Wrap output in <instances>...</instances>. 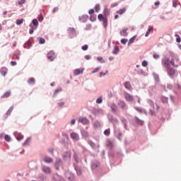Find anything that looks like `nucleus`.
I'll return each mask as SVG.
<instances>
[{
    "mask_svg": "<svg viewBox=\"0 0 181 181\" xmlns=\"http://www.w3.org/2000/svg\"><path fill=\"white\" fill-rule=\"evenodd\" d=\"M23 23V18L20 20H16V25H22Z\"/></svg>",
    "mask_w": 181,
    "mask_h": 181,
    "instance_id": "32",
    "label": "nucleus"
},
{
    "mask_svg": "<svg viewBox=\"0 0 181 181\" xmlns=\"http://www.w3.org/2000/svg\"><path fill=\"white\" fill-rule=\"evenodd\" d=\"M32 22L34 26H37V25H39V22L37 21V19H33Z\"/></svg>",
    "mask_w": 181,
    "mask_h": 181,
    "instance_id": "34",
    "label": "nucleus"
},
{
    "mask_svg": "<svg viewBox=\"0 0 181 181\" xmlns=\"http://www.w3.org/2000/svg\"><path fill=\"white\" fill-rule=\"evenodd\" d=\"M124 98L127 101H129V102L134 101V96H132V95H131L127 92H124Z\"/></svg>",
    "mask_w": 181,
    "mask_h": 181,
    "instance_id": "3",
    "label": "nucleus"
},
{
    "mask_svg": "<svg viewBox=\"0 0 181 181\" xmlns=\"http://www.w3.org/2000/svg\"><path fill=\"white\" fill-rule=\"evenodd\" d=\"M38 21H39L40 22H42V21H43V17H42V16H40L39 17V18H38Z\"/></svg>",
    "mask_w": 181,
    "mask_h": 181,
    "instance_id": "60",
    "label": "nucleus"
},
{
    "mask_svg": "<svg viewBox=\"0 0 181 181\" xmlns=\"http://www.w3.org/2000/svg\"><path fill=\"white\" fill-rule=\"evenodd\" d=\"M102 21H103L104 28H107L108 25V18H107V17H105Z\"/></svg>",
    "mask_w": 181,
    "mask_h": 181,
    "instance_id": "18",
    "label": "nucleus"
},
{
    "mask_svg": "<svg viewBox=\"0 0 181 181\" xmlns=\"http://www.w3.org/2000/svg\"><path fill=\"white\" fill-rule=\"evenodd\" d=\"M79 122H81L83 125H87V124H88V119L86 117H81L79 118Z\"/></svg>",
    "mask_w": 181,
    "mask_h": 181,
    "instance_id": "8",
    "label": "nucleus"
},
{
    "mask_svg": "<svg viewBox=\"0 0 181 181\" xmlns=\"http://www.w3.org/2000/svg\"><path fill=\"white\" fill-rule=\"evenodd\" d=\"M110 108H111V110L112 111V112H117V105L112 104L110 105Z\"/></svg>",
    "mask_w": 181,
    "mask_h": 181,
    "instance_id": "19",
    "label": "nucleus"
},
{
    "mask_svg": "<svg viewBox=\"0 0 181 181\" xmlns=\"http://www.w3.org/2000/svg\"><path fill=\"white\" fill-rule=\"evenodd\" d=\"M45 42H46V40H45L44 38L40 37L39 40V43L40 45H44Z\"/></svg>",
    "mask_w": 181,
    "mask_h": 181,
    "instance_id": "36",
    "label": "nucleus"
},
{
    "mask_svg": "<svg viewBox=\"0 0 181 181\" xmlns=\"http://www.w3.org/2000/svg\"><path fill=\"white\" fill-rule=\"evenodd\" d=\"M42 170L45 173H50V168L48 166H43Z\"/></svg>",
    "mask_w": 181,
    "mask_h": 181,
    "instance_id": "16",
    "label": "nucleus"
},
{
    "mask_svg": "<svg viewBox=\"0 0 181 181\" xmlns=\"http://www.w3.org/2000/svg\"><path fill=\"white\" fill-rule=\"evenodd\" d=\"M136 122L139 124V125H144V121L138 119V117H136Z\"/></svg>",
    "mask_w": 181,
    "mask_h": 181,
    "instance_id": "24",
    "label": "nucleus"
},
{
    "mask_svg": "<svg viewBox=\"0 0 181 181\" xmlns=\"http://www.w3.org/2000/svg\"><path fill=\"white\" fill-rule=\"evenodd\" d=\"M125 12H127V8H120L119 10L117 11L116 13H118V15H124V13H125Z\"/></svg>",
    "mask_w": 181,
    "mask_h": 181,
    "instance_id": "10",
    "label": "nucleus"
},
{
    "mask_svg": "<svg viewBox=\"0 0 181 181\" xmlns=\"http://www.w3.org/2000/svg\"><path fill=\"white\" fill-rule=\"evenodd\" d=\"M64 160H67V159H70L71 158V153L70 152H66L64 156Z\"/></svg>",
    "mask_w": 181,
    "mask_h": 181,
    "instance_id": "9",
    "label": "nucleus"
},
{
    "mask_svg": "<svg viewBox=\"0 0 181 181\" xmlns=\"http://www.w3.org/2000/svg\"><path fill=\"white\" fill-rule=\"evenodd\" d=\"M148 103L149 105H151V107H153V105H154L153 101L149 100L148 101Z\"/></svg>",
    "mask_w": 181,
    "mask_h": 181,
    "instance_id": "49",
    "label": "nucleus"
},
{
    "mask_svg": "<svg viewBox=\"0 0 181 181\" xmlns=\"http://www.w3.org/2000/svg\"><path fill=\"white\" fill-rule=\"evenodd\" d=\"M71 138L74 139V141H78L79 136L77 133L72 132L71 133Z\"/></svg>",
    "mask_w": 181,
    "mask_h": 181,
    "instance_id": "7",
    "label": "nucleus"
},
{
    "mask_svg": "<svg viewBox=\"0 0 181 181\" xmlns=\"http://www.w3.org/2000/svg\"><path fill=\"white\" fill-rule=\"evenodd\" d=\"M0 73H1V76L5 77V76H6V74L8 73V69H6V67L1 68Z\"/></svg>",
    "mask_w": 181,
    "mask_h": 181,
    "instance_id": "6",
    "label": "nucleus"
},
{
    "mask_svg": "<svg viewBox=\"0 0 181 181\" xmlns=\"http://www.w3.org/2000/svg\"><path fill=\"white\" fill-rule=\"evenodd\" d=\"M62 135H63V136H64L65 138H69V136H68L67 134H66V133H63Z\"/></svg>",
    "mask_w": 181,
    "mask_h": 181,
    "instance_id": "62",
    "label": "nucleus"
},
{
    "mask_svg": "<svg viewBox=\"0 0 181 181\" xmlns=\"http://www.w3.org/2000/svg\"><path fill=\"white\" fill-rule=\"evenodd\" d=\"M161 101H162V103H163L164 104L168 103V98L162 97V98H161Z\"/></svg>",
    "mask_w": 181,
    "mask_h": 181,
    "instance_id": "30",
    "label": "nucleus"
},
{
    "mask_svg": "<svg viewBox=\"0 0 181 181\" xmlns=\"http://www.w3.org/2000/svg\"><path fill=\"white\" fill-rule=\"evenodd\" d=\"M151 30H153V28L150 27L146 33V37H148V35L151 33Z\"/></svg>",
    "mask_w": 181,
    "mask_h": 181,
    "instance_id": "25",
    "label": "nucleus"
},
{
    "mask_svg": "<svg viewBox=\"0 0 181 181\" xmlns=\"http://www.w3.org/2000/svg\"><path fill=\"white\" fill-rule=\"evenodd\" d=\"M119 51V47L118 46L115 47V49L113 50V54H117Z\"/></svg>",
    "mask_w": 181,
    "mask_h": 181,
    "instance_id": "28",
    "label": "nucleus"
},
{
    "mask_svg": "<svg viewBox=\"0 0 181 181\" xmlns=\"http://www.w3.org/2000/svg\"><path fill=\"white\" fill-rule=\"evenodd\" d=\"M175 37H177L176 38L177 43H180V42H181L180 36H179V35H177V34H175Z\"/></svg>",
    "mask_w": 181,
    "mask_h": 181,
    "instance_id": "29",
    "label": "nucleus"
},
{
    "mask_svg": "<svg viewBox=\"0 0 181 181\" xmlns=\"http://www.w3.org/2000/svg\"><path fill=\"white\" fill-rule=\"evenodd\" d=\"M106 145H107V146H108V148H112V146H114L112 141H111L110 140L107 141Z\"/></svg>",
    "mask_w": 181,
    "mask_h": 181,
    "instance_id": "21",
    "label": "nucleus"
},
{
    "mask_svg": "<svg viewBox=\"0 0 181 181\" xmlns=\"http://www.w3.org/2000/svg\"><path fill=\"white\" fill-rule=\"evenodd\" d=\"M9 95H11V91H7L3 95L2 98H8Z\"/></svg>",
    "mask_w": 181,
    "mask_h": 181,
    "instance_id": "23",
    "label": "nucleus"
},
{
    "mask_svg": "<svg viewBox=\"0 0 181 181\" xmlns=\"http://www.w3.org/2000/svg\"><path fill=\"white\" fill-rule=\"evenodd\" d=\"M100 70H101V66H99L98 68H95V69H93V71H92V74H94L95 73H98L100 71Z\"/></svg>",
    "mask_w": 181,
    "mask_h": 181,
    "instance_id": "27",
    "label": "nucleus"
},
{
    "mask_svg": "<svg viewBox=\"0 0 181 181\" xmlns=\"http://www.w3.org/2000/svg\"><path fill=\"white\" fill-rule=\"evenodd\" d=\"M153 57L154 58V59H159V57H160V55H159V54H153Z\"/></svg>",
    "mask_w": 181,
    "mask_h": 181,
    "instance_id": "41",
    "label": "nucleus"
},
{
    "mask_svg": "<svg viewBox=\"0 0 181 181\" xmlns=\"http://www.w3.org/2000/svg\"><path fill=\"white\" fill-rule=\"evenodd\" d=\"M16 139L18 140V141H21V139H23V136H22V135H19V136H16Z\"/></svg>",
    "mask_w": 181,
    "mask_h": 181,
    "instance_id": "46",
    "label": "nucleus"
},
{
    "mask_svg": "<svg viewBox=\"0 0 181 181\" xmlns=\"http://www.w3.org/2000/svg\"><path fill=\"white\" fill-rule=\"evenodd\" d=\"M107 73H108V70L106 71V73L100 72V77H104L105 76H107Z\"/></svg>",
    "mask_w": 181,
    "mask_h": 181,
    "instance_id": "45",
    "label": "nucleus"
},
{
    "mask_svg": "<svg viewBox=\"0 0 181 181\" xmlns=\"http://www.w3.org/2000/svg\"><path fill=\"white\" fill-rule=\"evenodd\" d=\"M162 66L165 67V69H169L170 68V65L173 67H179L177 64H175V59H172L171 60L168 57H164L162 61Z\"/></svg>",
    "mask_w": 181,
    "mask_h": 181,
    "instance_id": "1",
    "label": "nucleus"
},
{
    "mask_svg": "<svg viewBox=\"0 0 181 181\" xmlns=\"http://www.w3.org/2000/svg\"><path fill=\"white\" fill-rule=\"evenodd\" d=\"M76 172H77V175H78L80 176V175H81V170L78 169V170H76Z\"/></svg>",
    "mask_w": 181,
    "mask_h": 181,
    "instance_id": "56",
    "label": "nucleus"
},
{
    "mask_svg": "<svg viewBox=\"0 0 181 181\" xmlns=\"http://www.w3.org/2000/svg\"><path fill=\"white\" fill-rule=\"evenodd\" d=\"M167 73L168 74V76H170V77H173V76H175V69L173 68H167Z\"/></svg>",
    "mask_w": 181,
    "mask_h": 181,
    "instance_id": "5",
    "label": "nucleus"
},
{
    "mask_svg": "<svg viewBox=\"0 0 181 181\" xmlns=\"http://www.w3.org/2000/svg\"><path fill=\"white\" fill-rule=\"evenodd\" d=\"M88 144L92 147V148H95V144H94L92 141H88Z\"/></svg>",
    "mask_w": 181,
    "mask_h": 181,
    "instance_id": "37",
    "label": "nucleus"
},
{
    "mask_svg": "<svg viewBox=\"0 0 181 181\" xmlns=\"http://www.w3.org/2000/svg\"><path fill=\"white\" fill-rule=\"evenodd\" d=\"M127 30H128V29H127V28L122 30L120 31L121 36H123V37L128 36Z\"/></svg>",
    "mask_w": 181,
    "mask_h": 181,
    "instance_id": "11",
    "label": "nucleus"
},
{
    "mask_svg": "<svg viewBox=\"0 0 181 181\" xmlns=\"http://www.w3.org/2000/svg\"><path fill=\"white\" fill-rule=\"evenodd\" d=\"M110 130L105 129L104 131V135H106V136H108L110 135Z\"/></svg>",
    "mask_w": 181,
    "mask_h": 181,
    "instance_id": "43",
    "label": "nucleus"
},
{
    "mask_svg": "<svg viewBox=\"0 0 181 181\" xmlns=\"http://www.w3.org/2000/svg\"><path fill=\"white\" fill-rule=\"evenodd\" d=\"M26 0H21V1L18 2V5H23L25 4Z\"/></svg>",
    "mask_w": 181,
    "mask_h": 181,
    "instance_id": "53",
    "label": "nucleus"
},
{
    "mask_svg": "<svg viewBox=\"0 0 181 181\" xmlns=\"http://www.w3.org/2000/svg\"><path fill=\"white\" fill-rule=\"evenodd\" d=\"M81 49H82V50H84V51L88 50V45H85L81 47Z\"/></svg>",
    "mask_w": 181,
    "mask_h": 181,
    "instance_id": "42",
    "label": "nucleus"
},
{
    "mask_svg": "<svg viewBox=\"0 0 181 181\" xmlns=\"http://www.w3.org/2000/svg\"><path fill=\"white\" fill-rule=\"evenodd\" d=\"M98 62H101V63H105V62L103 61V57H98Z\"/></svg>",
    "mask_w": 181,
    "mask_h": 181,
    "instance_id": "51",
    "label": "nucleus"
},
{
    "mask_svg": "<svg viewBox=\"0 0 181 181\" xmlns=\"http://www.w3.org/2000/svg\"><path fill=\"white\" fill-rule=\"evenodd\" d=\"M74 156L75 160H76V162H77V154L74 153Z\"/></svg>",
    "mask_w": 181,
    "mask_h": 181,
    "instance_id": "64",
    "label": "nucleus"
},
{
    "mask_svg": "<svg viewBox=\"0 0 181 181\" xmlns=\"http://www.w3.org/2000/svg\"><path fill=\"white\" fill-rule=\"evenodd\" d=\"M150 112L152 115H155V111L150 110Z\"/></svg>",
    "mask_w": 181,
    "mask_h": 181,
    "instance_id": "63",
    "label": "nucleus"
},
{
    "mask_svg": "<svg viewBox=\"0 0 181 181\" xmlns=\"http://www.w3.org/2000/svg\"><path fill=\"white\" fill-rule=\"evenodd\" d=\"M56 57H57V55H56V53H54V52L50 51L49 52H48L47 59H49V60H50L51 62H53V60H54Z\"/></svg>",
    "mask_w": 181,
    "mask_h": 181,
    "instance_id": "2",
    "label": "nucleus"
},
{
    "mask_svg": "<svg viewBox=\"0 0 181 181\" xmlns=\"http://www.w3.org/2000/svg\"><path fill=\"white\" fill-rule=\"evenodd\" d=\"M44 162H45L46 163H52V162H53V160L50 157L45 156L44 158Z\"/></svg>",
    "mask_w": 181,
    "mask_h": 181,
    "instance_id": "13",
    "label": "nucleus"
},
{
    "mask_svg": "<svg viewBox=\"0 0 181 181\" xmlns=\"http://www.w3.org/2000/svg\"><path fill=\"white\" fill-rule=\"evenodd\" d=\"M11 66H16L17 63L15 61H11Z\"/></svg>",
    "mask_w": 181,
    "mask_h": 181,
    "instance_id": "54",
    "label": "nucleus"
},
{
    "mask_svg": "<svg viewBox=\"0 0 181 181\" xmlns=\"http://www.w3.org/2000/svg\"><path fill=\"white\" fill-rule=\"evenodd\" d=\"M128 42V40L127 39H122L121 40V43L122 45H127V42Z\"/></svg>",
    "mask_w": 181,
    "mask_h": 181,
    "instance_id": "44",
    "label": "nucleus"
},
{
    "mask_svg": "<svg viewBox=\"0 0 181 181\" xmlns=\"http://www.w3.org/2000/svg\"><path fill=\"white\" fill-rule=\"evenodd\" d=\"M62 88H58L57 89H56L54 91V95L58 94V93H60L62 91Z\"/></svg>",
    "mask_w": 181,
    "mask_h": 181,
    "instance_id": "38",
    "label": "nucleus"
},
{
    "mask_svg": "<svg viewBox=\"0 0 181 181\" xmlns=\"http://www.w3.org/2000/svg\"><path fill=\"white\" fill-rule=\"evenodd\" d=\"M100 4H96V5L95 6V12H100Z\"/></svg>",
    "mask_w": 181,
    "mask_h": 181,
    "instance_id": "33",
    "label": "nucleus"
},
{
    "mask_svg": "<svg viewBox=\"0 0 181 181\" xmlns=\"http://www.w3.org/2000/svg\"><path fill=\"white\" fill-rule=\"evenodd\" d=\"M173 6L174 8H176V6H177V2L176 1H173Z\"/></svg>",
    "mask_w": 181,
    "mask_h": 181,
    "instance_id": "48",
    "label": "nucleus"
},
{
    "mask_svg": "<svg viewBox=\"0 0 181 181\" xmlns=\"http://www.w3.org/2000/svg\"><path fill=\"white\" fill-rule=\"evenodd\" d=\"M117 105L119 107V108H122V110H124V108H125L126 107L125 103H124L123 101H119Z\"/></svg>",
    "mask_w": 181,
    "mask_h": 181,
    "instance_id": "17",
    "label": "nucleus"
},
{
    "mask_svg": "<svg viewBox=\"0 0 181 181\" xmlns=\"http://www.w3.org/2000/svg\"><path fill=\"white\" fill-rule=\"evenodd\" d=\"M142 66L143 67H146V66H148V62L146 61H143Z\"/></svg>",
    "mask_w": 181,
    "mask_h": 181,
    "instance_id": "47",
    "label": "nucleus"
},
{
    "mask_svg": "<svg viewBox=\"0 0 181 181\" xmlns=\"http://www.w3.org/2000/svg\"><path fill=\"white\" fill-rule=\"evenodd\" d=\"M84 73V69L80 68V69H76L74 71V74L75 76H78L80 74H83Z\"/></svg>",
    "mask_w": 181,
    "mask_h": 181,
    "instance_id": "4",
    "label": "nucleus"
},
{
    "mask_svg": "<svg viewBox=\"0 0 181 181\" xmlns=\"http://www.w3.org/2000/svg\"><path fill=\"white\" fill-rule=\"evenodd\" d=\"M19 56H21V53L18 52L16 54H13L12 57L13 60H19Z\"/></svg>",
    "mask_w": 181,
    "mask_h": 181,
    "instance_id": "15",
    "label": "nucleus"
},
{
    "mask_svg": "<svg viewBox=\"0 0 181 181\" xmlns=\"http://www.w3.org/2000/svg\"><path fill=\"white\" fill-rule=\"evenodd\" d=\"M104 18H105V17H104V16H103V14H99V15L98 16V19L99 21H103Z\"/></svg>",
    "mask_w": 181,
    "mask_h": 181,
    "instance_id": "40",
    "label": "nucleus"
},
{
    "mask_svg": "<svg viewBox=\"0 0 181 181\" xmlns=\"http://www.w3.org/2000/svg\"><path fill=\"white\" fill-rule=\"evenodd\" d=\"M101 103H103V98H98L96 100V103H97V104H101Z\"/></svg>",
    "mask_w": 181,
    "mask_h": 181,
    "instance_id": "39",
    "label": "nucleus"
},
{
    "mask_svg": "<svg viewBox=\"0 0 181 181\" xmlns=\"http://www.w3.org/2000/svg\"><path fill=\"white\" fill-rule=\"evenodd\" d=\"M154 5H155L156 6H158V5H160V2H159V1H156V2L154 3Z\"/></svg>",
    "mask_w": 181,
    "mask_h": 181,
    "instance_id": "59",
    "label": "nucleus"
},
{
    "mask_svg": "<svg viewBox=\"0 0 181 181\" xmlns=\"http://www.w3.org/2000/svg\"><path fill=\"white\" fill-rule=\"evenodd\" d=\"M48 152H49V153H52V155H54L53 148L49 149Z\"/></svg>",
    "mask_w": 181,
    "mask_h": 181,
    "instance_id": "58",
    "label": "nucleus"
},
{
    "mask_svg": "<svg viewBox=\"0 0 181 181\" xmlns=\"http://www.w3.org/2000/svg\"><path fill=\"white\" fill-rule=\"evenodd\" d=\"M32 139L30 137H28L26 141L23 143V146H26V145H29V143L30 142Z\"/></svg>",
    "mask_w": 181,
    "mask_h": 181,
    "instance_id": "26",
    "label": "nucleus"
},
{
    "mask_svg": "<svg viewBox=\"0 0 181 181\" xmlns=\"http://www.w3.org/2000/svg\"><path fill=\"white\" fill-rule=\"evenodd\" d=\"M71 124L72 125H74V124H76V119H71Z\"/></svg>",
    "mask_w": 181,
    "mask_h": 181,
    "instance_id": "57",
    "label": "nucleus"
},
{
    "mask_svg": "<svg viewBox=\"0 0 181 181\" xmlns=\"http://www.w3.org/2000/svg\"><path fill=\"white\" fill-rule=\"evenodd\" d=\"M88 13L89 15H93V13H94V9L91 8L88 11Z\"/></svg>",
    "mask_w": 181,
    "mask_h": 181,
    "instance_id": "52",
    "label": "nucleus"
},
{
    "mask_svg": "<svg viewBox=\"0 0 181 181\" xmlns=\"http://www.w3.org/2000/svg\"><path fill=\"white\" fill-rule=\"evenodd\" d=\"M4 139H5V141H6L7 142H9V141H11V136H9V135L6 134V135H5V136H4Z\"/></svg>",
    "mask_w": 181,
    "mask_h": 181,
    "instance_id": "31",
    "label": "nucleus"
},
{
    "mask_svg": "<svg viewBox=\"0 0 181 181\" xmlns=\"http://www.w3.org/2000/svg\"><path fill=\"white\" fill-rule=\"evenodd\" d=\"M103 13H104L105 18L110 16V9H108V8H105L103 11Z\"/></svg>",
    "mask_w": 181,
    "mask_h": 181,
    "instance_id": "12",
    "label": "nucleus"
},
{
    "mask_svg": "<svg viewBox=\"0 0 181 181\" xmlns=\"http://www.w3.org/2000/svg\"><path fill=\"white\" fill-rule=\"evenodd\" d=\"M35 80L34 78H30L28 81V84H35Z\"/></svg>",
    "mask_w": 181,
    "mask_h": 181,
    "instance_id": "22",
    "label": "nucleus"
},
{
    "mask_svg": "<svg viewBox=\"0 0 181 181\" xmlns=\"http://www.w3.org/2000/svg\"><path fill=\"white\" fill-rule=\"evenodd\" d=\"M124 87L127 90H132V86H131V83L128 81L124 83Z\"/></svg>",
    "mask_w": 181,
    "mask_h": 181,
    "instance_id": "14",
    "label": "nucleus"
},
{
    "mask_svg": "<svg viewBox=\"0 0 181 181\" xmlns=\"http://www.w3.org/2000/svg\"><path fill=\"white\" fill-rule=\"evenodd\" d=\"M134 41H135V37H132L129 40V45H132V43H134Z\"/></svg>",
    "mask_w": 181,
    "mask_h": 181,
    "instance_id": "35",
    "label": "nucleus"
},
{
    "mask_svg": "<svg viewBox=\"0 0 181 181\" xmlns=\"http://www.w3.org/2000/svg\"><path fill=\"white\" fill-rule=\"evenodd\" d=\"M111 8H115V6H118V3H114L111 4Z\"/></svg>",
    "mask_w": 181,
    "mask_h": 181,
    "instance_id": "50",
    "label": "nucleus"
},
{
    "mask_svg": "<svg viewBox=\"0 0 181 181\" xmlns=\"http://www.w3.org/2000/svg\"><path fill=\"white\" fill-rule=\"evenodd\" d=\"M85 59H86V60H90V59H91V57H90V55H86V56H85Z\"/></svg>",
    "mask_w": 181,
    "mask_h": 181,
    "instance_id": "55",
    "label": "nucleus"
},
{
    "mask_svg": "<svg viewBox=\"0 0 181 181\" xmlns=\"http://www.w3.org/2000/svg\"><path fill=\"white\" fill-rule=\"evenodd\" d=\"M33 32H34L33 28L30 29V30H29L30 35H32V33H33Z\"/></svg>",
    "mask_w": 181,
    "mask_h": 181,
    "instance_id": "61",
    "label": "nucleus"
},
{
    "mask_svg": "<svg viewBox=\"0 0 181 181\" xmlns=\"http://www.w3.org/2000/svg\"><path fill=\"white\" fill-rule=\"evenodd\" d=\"M81 134H82V136L84 137V138H88V132L86 130H82L81 131Z\"/></svg>",
    "mask_w": 181,
    "mask_h": 181,
    "instance_id": "20",
    "label": "nucleus"
}]
</instances>
